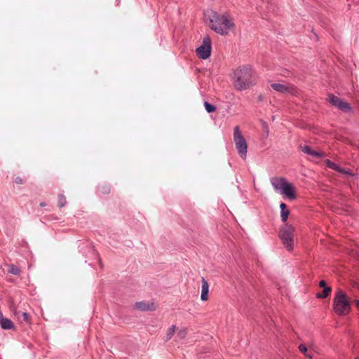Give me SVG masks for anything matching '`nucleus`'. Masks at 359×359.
Wrapping results in <instances>:
<instances>
[{
	"instance_id": "nucleus-5",
	"label": "nucleus",
	"mask_w": 359,
	"mask_h": 359,
	"mask_svg": "<svg viewBox=\"0 0 359 359\" xmlns=\"http://www.w3.org/2000/svg\"><path fill=\"white\" fill-rule=\"evenodd\" d=\"M233 141L238 153L241 158H245L247 154V142L241 135L239 126H236L233 129Z\"/></svg>"
},
{
	"instance_id": "nucleus-23",
	"label": "nucleus",
	"mask_w": 359,
	"mask_h": 359,
	"mask_svg": "<svg viewBox=\"0 0 359 359\" xmlns=\"http://www.w3.org/2000/svg\"><path fill=\"white\" fill-rule=\"evenodd\" d=\"M175 329H176V326L175 325H172L169 330H168V332L166 334V339L167 340H169L172 338V337L173 336L174 333H175Z\"/></svg>"
},
{
	"instance_id": "nucleus-10",
	"label": "nucleus",
	"mask_w": 359,
	"mask_h": 359,
	"mask_svg": "<svg viewBox=\"0 0 359 359\" xmlns=\"http://www.w3.org/2000/svg\"><path fill=\"white\" fill-rule=\"evenodd\" d=\"M270 181L273 189L276 191H278L280 194L283 191V187L286 186L288 183L285 177H272Z\"/></svg>"
},
{
	"instance_id": "nucleus-17",
	"label": "nucleus",
	"mask_w": 359,
	"mask_h": 359,
	"mask_svg": "<svg viewBox=\"0 0 359 359\" xmlns=\"http://www.w3.org/2000/svg\"><path fill=\"white\" fill-rule=\"evenodd\" d=\"M331 292H332L331 287L329 286L327 287H323V291L321 292H318L316 294V297L318 299L326 298L331 293Z\"/></svg>"
},
{
	"instance_id": "nucleus-15",
	"label": "nucleus",
	"mask_w": 359,
	"mask_h": 359,
	"mask_svg": "<svg viewBox=\"0 0 359 359\" xmlns=\"http://www.w3.org/2000/svg\"><path fill=\"white\" fill-rule=\"evenodd\" d=\"M0 325L3 330H12L15 328L13 323L7 318H4L3 320L0 321Z\"/></svg>"
},
{
	"instance_id": "nucleus-19",
	"label": "nucleus",
	"mask_w": 359,
	"mask_h": 359,
	"mask_svg": "<svg viewBox=\"0 0 359 359\" xmlns=\"http://www.w3.org/2000/svg\"><path fill=\"white\" fill-rule=\"evenodd\" d=\"M337 172L341 173L343 175H348V176L353 175V173L351 170L341 168L339 165L338 166V168L337 169Z\"/></svg>"
},
{
	"instance_id": "nucleus-7",
	"label": "nucleus",
	"mask_w": 359,
	"mask_h": 359,
	"mask_svg": "<svg viewBox=\"0 0 359 359\" xmlns=\"http://www.w3.org/2000/svg\"><path fill=\"white\" fill-rule=\"evenodd\" d=\"M328 101L333 106L337 107L339 109L344 112H350L352 111V108L348 102H344L343 100L337 96L334 95L333 94H329Z\"/></svg>"
},
{
	"instance_id": "nucleus-28",
	"label": "nucleus",
	"mask_w": 359,
	"mask_h": 359,
	"mask_svg": "<svg viewBox=\"0 0 359 359\" xmlns=\"http://www.w3.org/2000/svg\"><path fill=\"white\" fill-rule=\"evenodd\" d=\"M319 286L322 288L327 287L325 280H323L320 281Z\"/></svg>"
},
{
	"instance_id": "nucleus-13",
	"label": "nucleus",
	"mask_w": 359,
	"mask_h": 359,
	"mask_svg": "<svg viewBox=\"0 0 359 359\" xmlns=\"http://www.w3.org/2000/svg\"><path fill=\"white\" fill-rule=\"evenodd\" d=\"M201 283L202 287L201 299L202 301H206L208 299L209 285L207 280L204 278H202Z\"/></svg>"
},
{
	"instance_id": "nucleus-9",
	"label": "nucleus",
	"mask_w": 359,
	"mask_h": 359,
	"mask_svg": "<svg viewBox=\"0 0 359 359\" xmlns=\"http://www.w3.org/2000/svg\"><path fill=\"white\" fill-rule=\"evenodd\" d=\"M299 148L301 149V151L308 155L312 156L315 158H323L327 156L326 153L324 151H317L313 150L309 146L305 145V144H300L299 146Z\"/></svg>"
},
{
	"instance_id": "nucleus-27",
	"label": "nucleus",
	"mask_w": 359,
	"mask_h": 359,
	"mask_svg": "<svg viewBox=\"0 0 359 359\" xmlns=\"http://www.w3.org/2000/svg\"><path fill=\"white\" fill-rule=\"evenodd\" d=\"M262 126H263V128L264 129L266 133V135H268L269 134V126H268V124L266 123V122H263L262 123Z\"/></svg>"
},
{
	"instance_id": "nucleus-11",
	"label": "nucleus",
	"mask_w": 359,
	"mask_h": 359,
	"mask_svg": "<svg viewBox=\"0 0 359 359\" xmlns=\"http://www.w3.org/2000/svg\"><path fill=\"white\" fill-rule=\"evenodd\" d=\"M11 310L14 316L20 323L25 322L27 324L31 323V317L28 313L18 310L16 308H11Z\"/></svg>"
},
{
	"instance_id": "nucleus-26",
	"label": "nucleus",
	"mask_w": 359,
	"mask_h": 359,
	"mask_svg": "<svg viewBox=\"0 0 359 359\" xmlns=\"http://www.w3.org/2000/svg\"><path fill=\"white\" fill-rule=\"evenodd\" d=\"M14 182L18 184H23L25 183V180L20 177H16Z\"/></svg>"
},
{
	"instance_id": "nucleus-4",
	"label": "nucleus",
	"mask_w": 359,
	"mask_h": 359,
	"mask_svg": "<svg viewBox=\"0 0 359 359\" xmlns=\"http://www.w3.org/2000/svg\"><path fill=\"white\" fill-rule=\"evenodd\" d=\"M294 228L286 224L280 228L279 238L282 243L288 251L293 250Z\"/></svg>"
},
{
	"instance_id": "nucleus-30",
	"label": "nucleus",
	"mask_w": 359,
	"mask_h": 359,
	"mask_svg": "<svg viewBox=\"0 0 359 359\" xmlns=\"http://www.w3.org/2000/svg\"><path fill=\"white\" fill-rule=\"evenodd\" d=\"M109 191V190L108 189H106V191H104L105 193H108Z\"/></svg>"
},
{
	"instance_id": "nucleus-12",
	"label": "nucleus",
	"mask_w": 359,
	"mask_h": 359,
	"mask_svg": "<svg viewBox=\"0 0 359 359\" xmlns=\"http://www.w3.org/2000/svg\"><path fill=\"white\" fill-rule=\"evenodd\" d=\"M295 192L296 191L294 186L288 182L286 186L283 187V191L280 194L285 195L290 200H294L296 198Z\"/></svg>"
},
{
	"instance_id": "nucleus-22",
	"label": "nucleus",
	"mask_w": 359,
	"mask_h": 359,
	"mask_svg": "<svg viewBox=\"0 0 359 359\" xmlns=\"http://www.w3.org/2000/svg\"><path fill=\"white\" fill-rule=\"evenodd\" d=\"M325 163L327 167H328L330 169H332L335 171H337V169L338 168V165L332 161H331L330 159H326L325 161Z\"/></svg>"
},
{
	"instance_id": "nucleus-25",
	"label": "nucleus",
	"mask_w": 359,
	"mask_h": 359,
	"mask_svg": "<svg viewBox=\"0 0 359 359\" xmlns=\"http://www.w3.org/2000/svg\"><path fill=\"white\" fill-rule=\"evenodd\" d=\"M187 335V330L186 329H181L177 332V337L180 339H184Z\"/></svg>"
},
{
	"instance_id": "nucleus-14",
	"label": "nucleus",
	"mask_w": 359,
	"mask_h": 359,
	"mask_svg": "<svg viewBox=\"0 0 359 359\" xmlns=\"http://www.w3.org/2000/svg\"><path fill=\"white\" fill-rule=\"evenodd\" d=\"M280 208L281 220L283 222H286L290 215V211L287 209V205L284 203L280 204Z\"/></svg>"
},
{
	"instance_id": "nucleus-2",
	"label": "nucleus",
	"mask_w": 359,
	"mask_h": 359,
	"mask_svg": "<svg viewBox=\"0 0 359 359\" xmlns=\"http://www.w3.org/2000/svg\"><path fill=\"white\" fill-rule=\"evenodd\" d=\"M209 26L215 32L221 35H226L234 27V24L226 16L211 11L209 15Z\"/></svg>"
},
{
	"instance_id": "nucleus-1",
	"label": "nucleus",
	"mask_w": 359,
	"mask_h": 359,
	"mask_svg": "<svg viewBox=\"0 0 359 359\" xmlns=\"http://www.w3.org/2000/svg\"><path fill=\"white\" fill-rule=\"evenodd\" d=\"M233 85L238 91L249 89L257 83L255 72L249 65H242L233 71Z\"/></svg>"
},
{
	"instance_id": "nucleus-29",
	"label": "nucleus",
	"mask_w": 359,
	"mask_h": 359,
	"mask_svg": "<svg viewBox=\"0 0 359 359\" xmlns=\"http://www.w3.org/2000/svg\"><path fill=\"white\" fill-rule=\"evenodd\" d=\"M353 302L355 304V306L359 309V300L355 299V300L353 301Z\"/></svg>"
},
{
	"instance_id": "nucleus-6",
	"label": "nucleus",
	"mask_w": 359,
	"mask_h": 359,
	"mask_svg": "<svg viewBox=\"0 0 359 359\" xmlns=\"http://www.w3.org/2000/svg\"><path fill=\"white\" fill-rule=\"evenodd\" d=\"M196 54L199 58L205 60L211 54V40L209 37H205L202 44L196 50Z\"/></svg>"
},
{
	"instance_id": "nucleus-16",
	"label": "nucleus",
	"mask_w": 359,
	"mask_h": 359,
	"mask_svg": "<svg viewBox=\"0 0 359 359\" xmlns=\"http://www.w3.org/2000/svg\"><path fill=\"white\" fill-rule=\"evenodd\" d=\"M152 306L153 304L150 305L144 302H137L135 304V307L140 311H151L152 310Z\"/></svg>"
},
{
	"instance_id": "nucleus-24",
	"label": "nucleus",
	"mask_w": 359,
	"mask_h": 359,
	"mask_svg": "<svg viewBox=\"0 0 359 359\" xmlns=\"http://www.w3.org/2000/svg\"><path fill=\"white\" fill-rule=\"evenodd\" d=\"M299 350L301 353H304L306 356L311 358V356L307 353V347L304 344H300L299 346Z\"/></svg>"
},
{
	"instance_id": "nucleus-20",
	"label": "nucleus",
	"mask_w": 359,
	"mask_h": 359,
	"mask_svg": "<svg viewBox=\"0 0 359 359\" xmlns=\"http://www.w3.org/2000/svg\"><path fill=\"white\" fill-rule=\"evenodd\" d=\"M204 107L207 112L212 113L216 110V107L207 101L204 102Z\"/></svg>"
},
{
	"instance_id": "nucleus-8",
	"label": "nucleus",
	"mask_w": 359,
	"mask_h": 359,
	"mask_svg": "<svg viewBox=\"0 0 359 359\" xmlns=\"http://www.w3.org/2000/svg\"><path fill=\"white\" fill-rule=\"evenodd\" d=\"M271 87L276 91L283 94H295L297 88L293 85H284L281 83H271Z\"/></svg>"
},
{
	"instance_id": "nucleus-31",
	"label": "nucleus",
	"mask_w": 359,
	"mask_h": 359,
	"mask_svg": "<svg viewBox=\"0 0 359 359\" xmlns=\"http://www.w3.org/2000/svg\"><path fill=\"white\" fill-rule=\"evenodd\" d=\"M40 205H41V206H44V205H45V204H44L43 203H41Z\"/></svg>"
},
{
	"instance_id": "nucleus-3",
	"label": "nucleus",
	"mask_w": 359,
	"mask_h": 359,
	"mask_svg": "<svg viewBox=\"0 0 359 359\" xmlns=\"http://www.w3.org/2000/svg\"><path fill=\"white\" fill-rule=\"evenodd\" d=\"M351 299L341 289L338 290L333 299V309L339 316H346L351 311Z\"/></svg>"
},
{
	"instance_id": "nucleus-21",
	"label": "nucleus",
	"mask_w": 359,
	"mask_h": 359,
	"mask_svg": "<svg viewBox=\"0 0 359 359\" xmlns=\"http://www.w3.org/2000/svg\"><path fill=\"white\" fill-rule=\"evenodd\" d=\"M67 203L66 201V197L64 194H60L58 195V207L62 208L64 207Z\"/></svg>"
},
{
	"instance_id": "nucleus-18",
	"label": "nucleus",
	"mask_w": 359,
	"mask_h": 359,
	"mask_svg": "<svg viewBox=\"0 0 359 359\" xmlns=\"http://www.w3.org/2000/svg\"><path fill=\"white\" fill-rule=\"evenodd\" d=\"M8 272L15 276H19L21 273V270L18 266L11 264L8 266Z\"/></svg>"
},
{
	"instance_id": "nucleus-32",
	"label": "nucleus",
	"mask_w": 359,
	"mask_h": 359,
	"mask_svg": "<svg viewBox=\"0 0 359 359\" xmlns=\"http://www.w3.org/2000/svg\"><path fill=\"white\" fill-rule=\"evenodd\" d=\"M355 359H359V358H355Z\"/></svg>"
}]
</instances>
